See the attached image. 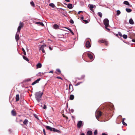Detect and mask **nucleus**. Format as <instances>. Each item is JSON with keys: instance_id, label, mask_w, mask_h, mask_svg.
<instances>
[{"instance_id": "nucleus-1", "label": "nucleus", "mask_w": 135, "mask_h": 135, "mask_svg": "<svg viewBox=\"0 0 135 135\" xmlns=\"http://www.w3.org/2000/svg\"><path fill=\"white\" fill-rule=\"evenodd\" d=\"M43 94V92H41L40 91L36 92L35 93V98L38 102H40L41 101Z\"/></svg>"}, {"instance_id": "nucleus-2", "label": "nucleus", "mask_w": 135, "mask_h": 135, "mask_svg": "<svg viewBox=\"0 0 135 135\" xmlns=\"http://www.w3.org/2000/svg\"><path fill=\"white\" fill-rule=\"evenodd\" d=\"M104 24L105 25V28L109 31L110 30L107 28V27L109 26V21L108 20L107 18L104 19L103 21Z\"/></svg>"}, {"instance_id": "nucleus-3", "label": "nucleus", "mask_w": 135, "mask_h": 135, "mask_svg": "<svg viewBox=\"0 0 135 135\" xmlns=\"http://www.w3.org/2000/svg\"><path fill=\"white\" fill-rule=\"evenodd\" d=\"M102 113L100 111L97 110L95 112V117L98 120V118L101 116Z\"/></svg>"}, {"instance_id": "nucleus-4", "label": "nucleus", "mask_w": 135, "mask_h": 135, "mask_svg": "<svg viewBox=\"0 0 135 135\" xmlns=\"http://www.w3.org/2000/svg\"><path fill=\"white\" fill-rule=\"evenodd\" d=\"M20 31H18L17 32L15 36V39L16 41L17 42L18 41L19 39V35Z\"/></svg>"}, {"instance_id": "nucleus-5", "label": "nucleus", "mask_w": 135, "mask_h": 135, "mask_svg": "<svg viewBox=\"0 0 135 135\" xmlns=\"http://www.w3.org/2000/svg\"><path fill=\"white\" fill-rule=\"evenodd\" d=\"M23 23L20 22V23L18 27L17 31H20L21 28L23 27Z\"/></svg>"}, {"instance_id": "nucleus-6", "label": "nucleus", "mask_w": 135, "mask_h": 135, "mask_svg": "<svg viewBox=\"0 0 135 135\" xmlns=\"http://www.w3.org/2000/svg\"><path fill=\"white\" fill-rule=\"evenodd\" d=\"M45 127L47 130H50L51 131H53L54 128L51 127L50 126H46Z\"/></svg>"}, {"instance_id": "nucleus-7", "label": "nucleus", "mask_w": 135, "mask_h": 135, "mask_svg": "<svg viewBox=\"0 0 135 135\" xmlns=\"http://www.w3.org/2000/svg\"><path fill=\"white\" fill-rule=\"evenodd\" d=\"M58 11L62 13V14L63 15L65 16L66 13H65L64 11L65 10L64 9H58Z\"/></svg>"}, {"instance_id": "nucleus-8", "label": "nucleus", "mask_w": 135, "mask_h": 135, "mask_svg": "<svg viewBox=\"0 0 135 135\" xmlns=\"http://www.w3.org/2000/svg\"><path fill=\"white\" fill-rule=\"evenodd\" d=\"M109 109L110 110H112L114 108V107L112 104L111 103H109V105L108 106Z\"/></svg>"}, {"instance_id": "nucleus-9", "label": "nucleus", "mask_w": 135, "mask_h": 135, "mask_svg": "<svg viewBox=\"0 0 135 135\" xmlns=\"http://www.w3.org/2000/svg\"><path fill=\"white\" fill-rule=\"evenodd\" d=\"M85 46L87 48H89L91 46V44L89 41H87L85 44Z\"/></svg>"}, {"instance_id": "nucleus-10", "label": "nucleus", "mask_w": 135, "mask_h": 135, "mask_svg": "<svg viewBox=\"0 0 135 135\" xmlns=\"http://www.w3.org/2000/svg\"><path fill=\"white\" fill-rule=\"evenodd\" d=\"M46 45H42L41 47L40 48V50H41L42 52L43 53H45V51L43 47L44 46H46Z\"/></svg>"}, {"instance_id": "nucleus-11", "label": "nucleus", "mask_w": 135, "mask_h": 135, "mask_svg": "<svg viewBox=\"0 0 135 135\" xmlns=\"http://www.w3.org/2000/svg\"><path fill=\"white\" fill-rule=\"evenodd\" d=\"M82 121L81 120H80L78 122L77 124V126L78 128H80L82 126Z\"/></svg>"}, {"instance_id": "nucleus-12", "label": "nucleus", "mask_w": 135, "mask_h": 135, "mask_svg": "<svg viewBox=\"0 0 135 135\" xmlns=\"http://www.w3.org/2000/svg\"><path fill=\"white\" fill-rule=\"evenodd\" d=\"M69 89L70 92H72L73 90V88L72 85L69 84Z\"/></svg>"}, {"instance_id": "nucleus-13", "label": "nucleus", "mask_w": 135, "mask_h": 135, "mask_svg": "<svg viewBox=\"0 0 135 135\" xmlns=\"http://www.w3.org/2000/svg\"><path fill=\"white\" fill-rule=\"evenodd\" d=\"M40 80V79L39 78L38 79L36 80L35 81L33 82L32 84V85H33L35 84H36L38 83V82Z\"/></svg>"}, {"instance_id": "nucleus-14", "label": "nucleus", "mask_w": 135, "mask_h": 135, "mask_svg": "<svg viewBox=\"0 0 135 135\" xmlns=\"http://www.w3.org/2000/svg\"><path fill=\"white\" fill-rule=\"evenodd\" d=\"M53 27L54 29H57L59 28V26L57 24H55L53 25Z\"/></svg>"}, {"instance_id": "nucleus-15", "label": "nucleus", "mask_w": 135, "mask_h": 135, "mask_svg": "<svg viewBox=\"0 0 135 135\" xmlns=\"http://www.w3.org/2000/svg\"><path fill=\"white\" fill-rule=\"evenodd\" d=\"M88 6L90 8H95V5L93 4H89Z\"/></svg>"}, {"instance_id": "nucleus-16", "label": "nucleus", "mask_w": 135, "mask_h": 135, "mask_svg": "<svg viewBox=\"0 0 135 135\" xmlns=\"http://www.w3.org/2000/svg\"><path fill=\"white\" fill-rule=\"evenodd\" d=\"M35 24H37L38 25H40L42 26H44V25L43 23L42 22H35Z\"/></svg>"}, {"instance_id": "nucleus-17", "label": "nucleus", "mask_w": 135, "mask_h": 135, "mask_svg": "<svg viewBox=\"0 0 135 135\" xmlns=\"http://www.w3.org/2000/svg\"><path fill=\"white\" fill-rule=\"evenodd\" d=\"M28 121L27 119H25L24 120L23 122V123L26 126H27L28 123Z\"/></svg>"}, {"instance_id": "nucleus-18", "label": "nucleus", "mask_w": 135, "mask_h": 135, "mask_svg": "<svg viewBox=\"0 0 135 135\" xmlns=\"http://www.w3.org/2000/svg\"><path fill=\"white\" fill-rule=\"evenodd\" d=\"M73 5H72L71 4H69L68 6H67V7L69 8H72L73 7Z\"/></svg>"}, {"instance_id": "nucleus-19", "label": "nucleus", "mask_w": 135, "mask_h": 135, "mask_svg": "<svg viewBox=\"0 0 135 135\" xmlns=\"http://www.w3.org/2000/svg\"><path fill=\"white\" fill-rule=\"evenodd\" d=\"M129 23L131 25H133L134 23V22L132 18H130L129 20Z\"/></svg>"}, {"instance_id": "nucleus-20", "label": "nucleus", "mask_w": 135, "mask_h": 135, "mask_svg": "<svg viewBox=\"0 0 135 135\" xmlns=\"http://www.w3.org/2000/svg\"><path fill=\"white\" fill-rule=\"evenodd\" d=\"M88 56L89 58L90 59H93V56L91 54H88Z\"/></svg>"}, {"instance_id": "nucleus-21", "label": "nucleus", "mask_w": 135, "mask_h": 135, "mask_svg": "<svg viewBox=\"0 0 135 135\" xmlns=\"http://www.w3.org/2000/svg\"><path fill=\"white\" fill-rule=\"evenodd\" d=\"M16 101H18L19 100V94H17L16 96Z\"/></svg>"}, {"instance_id": "nucleus-22", "label": "nucleus", "mask_w": 135, "mask_h": 135, "mask_svg": "<svg viewBox=\"0 0 135 135\" xmlns=\"http://www.w3.org/2000/svg\"><path fill=\"white\" fill-rule=\"evenodd\" d=\"M74 96L73 95H71L70 96L69 99L70 100H73L74 98Z\"/></svg>"}, {"instance_id": "nucleus-23", "label": "nucleus", "mask_w": 135, "mask_h": 135, "mask_svg": "<svg viewBox=\"0 0 135 135\" xmlns=\"http://www.w3.org/2000/svg\"><path fill=\"white\" fill-rule=\"evenodd\" d=\"M37 68H41L42 66V65L40 63H38L36 65Z\"/></svg>"}, {"instance_id": "nucleus-24", "label": "nucleus", "mask_w": 135, "mask_h": 135, "mask_svg": "<svg viewBox=\"0 0 135 135\" xmlns=\"http://www.w3.org/2000/svg\"><path fill=\"white\" fill-rule=\"evenodd\" d=\"M92 134V132L91 131H88L86 133V135H91Z\"/></svg>"}, {"instance_id": "nucleus-25", "label": "nucleus", "mask_w": 135, "mask_h": 135, "mask_svg": "<svg viewBox=\"0 0 135 135\" xmlns=\"http://www.w3.org/2000/svg\"><path fill=\"white\" fill-rule=\"evenodd\" d=\"M65 28H66L67 29H68V30H69L70 31V32L73 35H74V33L71 30V29L70 28H68L67 27H65Z\"/></svg>"}, {"instance_id": "nucleus-26", "label": "nucleus", "mask_w": 135, "mask_h": 135, "mask_svg": "<svg viewBox=\"0 0 135 135\" xmlns=\"http://www.w3.org/2000/svg\"><path fill=\"white\" fill-rule=\"evenodd\" d=\"M49 6L53 8H54L55 7V4L53 3H50L49 4Z\"/></svg>"}, {"instance_id": "nucleus-27", "label": "nucleus", "mask_w": 135, "mask_h": 135, "mask_svg": "<svg viewBox=\"0 0 135 135\" xmlns=\"http://www.w3.org/2000/svg\"><path fill=\"white\" fill-rule=\"evenodd\" d=\"M11 113L13 116H15L16 115V113L14 110H12L11 111Z\"/></svg>"}, {"instance_id": "nucleus-28", "label": "nucleus", "mask_w": 135, "mask_h": 135, "mask_svg": "<svg viewBox=\"0 0 135 135\" xmlns=\"http://www.w3.org/2000/svg\"><path fill=\"white\" fill-rule=\"evenodd\" d=\"M53 132H56L58 133H60V131L57 129H56L54 128V130H53Z\"/></svg>"}, {"instance_id": "nucleus-29", "label": "nucleus", "mask_w": 135, "mask_h": 135, "mask_svg": "<svg viewBox=\"0 0 135 135\" xmlns=\"http://www.w3.org/2000/svg\"><path fill=\"white\" fill-rule=\"evenodd\" d=\"M23 59L24 60H25L26 61H29V60L28 59V58L27 57H26L25 56H23Z\"/></svg>"}, {"instance_id": "nucleus-30", "label": "nucleus", "mask_w": 135, "mask_h": 135, "mask_svg": "<svg viewBox=\"0 0 135 135\" xmlns=\"http://www.w3.org/2000/svg\"><path fill=\"white\" fill-rule=\"evenodd\" d=\"M123 3L124 4L127 5H129V4L128 2L126 1H124L123 2Z\"/></svg>"}, {"instance_id": "nucleus-31", "label": "nucleus", "mask_w": 135, "mask_h": 135, "mask_svg": "<svg viewBox=\"0 0 135 135\" xmlns=\"http://www.w3.org/2000/svg\"><path fill=\"white\" fill-rule=\"evenodd\" d=\"M120 13V12L119 10H118L117 11L116 15L117 16H118Z\"/></svg>"}, {"instance_id": "nucleus-32", "label": "nucleus", "mask_w": 135, "mask_h": 135, "mask_svg": "<svg viewBox=\"0 0 135 135\" xmlns=\"http://www.w3.org/2000/svg\"><path fill=\"white\" fill-rule=\"evenodd\" d=\"M98 15L100 17H101L102 16V13L100 12H98Z\"/></svg>"}, {"instance_id": "nucleus-33", "label": "nucleus", "mask_w": 135, "mask_h": 135, "mask_svg": "<svg viewBox=\"0 0 135 135\" xmlns=\"http://www.w3.org/2000/svg\"><path fill=\"white\" fill-rule=\"evenodd\" d=\"M43 74V73L39 72L37 74V75L38 76H41V74Z\"/></svg>"}, {"instance_id": "nucleus-34", "label": "nucleus", "mask_w": 135, "mask_h": 135, "mask_svg": "<svg viewBox=\"0 0 135 135\" xmlns=\"http://www.w3.org/2000/svg\"><path fill=\"white\" fill-rule=\"evenodd\" d=\"M126 11L128 12H130L132 11L131 9H126Z\"/></svg>"}, {"instance_id": "nucleus-35", "label": "nucleus", "mask_w": 135, "mask_h": 135, "mask_svg": "<svg viewBox=\"0 0 135 135\" xmlns=\"http://www.w3.org/2000/svg\"><path fill=\"white\" fill-rule=\"evenodd\" d=\"M123 37L124 39H126L127 37V35L124 34L123 35Z\"/></svg>"}, {"instance_id": "nucleus-36", "label": "nucleus", "mask_w": 135, "mask_h": 135, "mask_svg": "<svg viewBox=\"0 0 135 135\" xmlns=\"http://www.w3.org/2000/svg\"><path fill=\"white\" fill-rule=\"evenodd\" d=\"M22 50L23 51V54L25 55H26V52L24 49L23 48H22Z\"/></svg>"}, {"instance_id": "nucleus-37", "label": "nucleus", "mask_w": 135, "mask_h": 135, "mask_svg": "<svg viewBox=\"0 0 135 135\" xmlns=\"http://www.w3.org/2000/svg\"><path fill=\"white\" fill-rule=\"evenodd\" d=\"M98 134V131L96 129L95 131L94 132V135H96Z\"/></svg>"}, {"instance_id": "nucleus-38", "label": "nucleus", "mask_w": 135, "mask_h": 135, "mask_svg": "<svg viewBox=\"0 0 135 135\" xmlns=\"http://www.w3.org/2000/svg\"><path fill=\"white\" fill-rule=\"evenodd\" d=\"M106 40H105L99 41V42L102 43H104Z\"/></svg>"}, {"instance_id": "nucleus-39", "label": "nucleus", "mask_w": 135, "mask_h": 135, "mask_svg": "<svg viewBox=\"0 0 135 135\" xmlns=\"http://www.w3.org/2000/svg\"><path fill=\"white\" fill-rule=\"evenodd\" d=\"M85 77V75H83L81 76V77L79 78L78 79H83Z\"/></svg>"}, {"instance_id": "nucleus-40", "label": "nucleus", "mask_w": 135, "mask_h": 135, "mask_svg": "<svg viewBox=\"0 0 135 135\" xmlns=\"http://www.w3.org/2000/svg\"><path fill=\"white\" fill-rule=\"evenodd\" d=\"M31 80V79L30 78H28L25 80V81H28Z\"/></svg>"}, {"instance_id": "nucleus-41", "label": "nucleus", "mask_w": 135, "mask_h": 135, "mask_svg": "<svg viewBox=\"0 0 135 135\" xmlns=\"http://www.w3.org/2000/svg\"><path fill=\"white\" fill-rule=\"evenodd\" d=\"M31 5L32 6H33L34 5V3L33 1H31L30 3Z\"/></svg>"}, {"instance_id": "nucleus-42", "label": "nucleus", "mask_w": 135, "mask_h": 135, "mask_svg": "<svg viewBox=\"0 0 135 135\" xmlns=\"http://www.w3.org/2000/svg\"><path fill=\"white\" fill-rule=\"evenodd\" d=\"M122 123L123 125L127 126V124L124 122V121H122Z\"/></svg>"}, {"instance_id": "nucleus-43", "label": "nucleus", "mask_w": 135, "mask_h": 135, "mask_svg": "<svg viewBox=\"0 0 135 135\" xmlns=\"http://www.w3.org/2000/svg\"><path fill=\"white\" fill-rule=\"evenodd\" d=\"M118 35L120 37H122V35L121 33L120 32H118Z\"/></svg>"}, {"instance_id": "nucleus-44", "label": "nucleus", "mask_w": 135, "mask_h": 135, "mask_svg": "<svg viewBox=\"0 0 135 135\" xmlns=\"http://www.w3.org/2000/svg\"><path fill=\"white\" fill-rule=\"evenodd\" d=\"M70 23H71L73 24L74 23V22L73 21L72 19L71 20H70Z\"/></svg>"}, {"instance_id": "nucleus-45", "label": "nucleus", "mask_w": 135, "mask_h": 135, "mask_svg": "<svg viewBox=\"0 0 135 135\" xmlns=\"http://www.w3.org/2000/svg\"><path fill=\"white\" fill-rule=\"evenodd\" d=\"M70 111L71 112V113H73L74 111V110L73 109H71L70 110Z\"/></svg>"}, {"instance_id": "nucleus-46", "label": "nucleus", "mask_w": 135, "mask_h": 135, "mask_svg": "<svg viewBox=\"0 0 135 135\" xmlns=\"http://www.w3.org/2000/svg\"><path fill=\"white\" fill-rule=\"evenodd\" d=\"M56 70L59 73H61V71L59 69H56Z\"/></svg>"}, {"instance_id": "nucleus-47", "label": "nucleus", "mask_w": 135, "mask_h": 135, "mask_svg": "<svg viewBox=\"0 0 135 135\" xmlns=\"http://www.w3.org/2000/svg\"><path fill=\"white\" fill-rule=\"evenodd\" d=\"M32 21L33 22V23H34L35 24V22H36V21L35 20V19H32Z\"/></svg>"}, {"instance_id": "nucleus-48", "label": "nucleus", "mask_w": 135, "mask_h": 135, "mask_svg": "<svg viewBox=\"0 0 135 135\" xmlns=\"http://www.w3.org/2000/svg\"><path fill=\"white\" fill-rule=\"evenodd\" d=\"M47 107L45 105H44V107H43V108L44 109H45Z\"/></svg>"}, {"instance_id": "nucleus-49", "label": "nucleus", "mask_w": 135, "mask_h": 135, "mask_svg": "<svg viewBox=\"0 0 135 135\" xmlns=\"http://www.w3.org/2000/svg\"><path fill=\"white\" fill-rule=\"evenodd\" d=\"M43 132L44 135H46V134L45 131V129H43Z\"/></svg>"}, {"instance_id": "nucleus-50", "label": "nucleus", "mask_w": 135, "mask_h": 135, "mask_svg": "<svg viewBox=\"0 0 135 135\" xmlns=\"http://www.w3.org/2000/svg\"><path fill=\"white\" fill-rule=\"evenodd\" d=\"M104 43H105V45H108V42L107 41H105V42Z\"/></svg>"}, {"instance_id": "nucleus-51", "label": "nucleus", "mask_w": 135, "mask_h": 135, "mask_svg": "<svg viewBox=\"0 0 135 135\" xmlns=\"http://www.w3.org/2000/svg\"><path fill=\"white\" fill-rule=\"evenodd\" d=\"M57 79H62V78L61 77H60V76H57Z\"/></svg>"}, {"instance_id": "nucleus-52", "label": "nucleus", "mask_w": 135, "mask_h": 135, "mask_svg": "<svg viewBox=\"0 0 135 135\" xmlns=\"http://www.w3.org/2000/svg\"><path fill=\"white\" fill-rule=\"evenodd\" d=\"M102 135H108L107 134L105 133H103Z\"/></svg>"}, {"instance_id": "nucleus-53", "label": "nucleus", "mask_w": 135, "mask_h": 135, "mask_svg": "<svg viewBox=\"0 0 135 135\" xmlns=\"http://www.w3.org/2000/svg\"><path fill=\"white\" fill-rule=\"evenodd\" d=\"M83 21H84L86 23H88V21L86 20H83Z\"/></svg>"}, {"instance_id": "nucleus-54", "label": "nucleus", "mask_w": 135, "mask_h": 135, "mask_svg": "<svg viewBox=\"0 0 135 135\" xmlns=\"http://www.w3.org/2000/svg\"><path fill=\"white\" fill-rule=\"evenodd\" d=\"M83 12V11H79V12H78V14H79L80 13V12Z\"/></svg>"}, {"instance_id": "nucleus-55", "label": "nucleus", "mask_w": 135, "mask_h": 135, "mask_svg": "<svg viewBox=\"0 0 135 135\" xmlns=\"http://www.w3.org/2000/svg\"><path fill=\"white\" fill-rule=\"evenodd\" d=\"M90 9V12L92 11V12H94V10H93V9Z\"/></svg>"}, {"instance_id": "nucleus-56", "label": "nucleus", "mask_w": 135, "mask_h": 135, "mask_svg": "<svg viewBox=\"0 0 135 135\" xmlns=\"http://www.w3.org/2000/svg\"><path fill=\"white\" fill-rule=\"evenodd\" d=\"M132 41L133 42H135V39H132Z\"/></svg>"}, {"instance_id": "nucleus-57", "label": "nucleus", "mask_w": 135, "mask_h": 135, "mask_svg": "<svg viewBox=\"0 0 135 135\" xmlns=\"http://www.w3.org/2000/svg\"><path fill=\"white\" fill-rule=\"evenodd\" d=\"M83 19H84L83 17H81V20H83Z\"/></svg>"}, {"instance_id": "nucleus-58", "label": "nucleus", "mask_w": 135, "mask_h": 135, "mask_svg": "<svg viewBox=\"0 0 135 135\" xmlns=\"http://www.w3.org/2000/svg\"><path fill=\"white\" fill-rule=\"evenodd\" d=\"M65 1H66V2H70L69 0H65Z\"/></svg>"}, {"instance_id": "nucleus-59", "label": "nucleus", "mask_w": 135, "mask_h": 135, "mask_svg": "<svg viewBox=\"0 0 135 135\" xmlns=\"http://www.w3.org/2000/svg\"><path fill=\"white\" fill-rule=\"evenodd\" d=\"M49 73H53V71H50L49 72Z\"/></svg>"}, {"instance_id": "nucleus-60", "label": "nucleus", "mask_w": 135, "mask_h": 135, "mask_svg": "<svg viewBox=\"0 0 135 135\" xmlns=\"http://www.w3.org/2000/svg\"><path fill=\"white\" fill-rule=\"evenodd\" d=\"M80 84H79V83H77V84L76 85V86H78V85H79Z\"/></svg>"}, {"instance_id": "nucleus-61", "label": "nucleus", "mask_w": 135, "mask_h": 135, "mask_svg": "<svg viewBox=\"0 0 135 135\" xmlns=\"http://www.w3.org/2000/svg\"><path fill=\"white\" fill-rule=\"evenodd\" d=\"M125 119V118H123L122 119V121H124V120Z\"/></svg>"}, {"instance_id": "nucleus-62", "label": "nucleus", "mask_w": 135, "mask_h": 135, "mask_svg": "<svg viewBox=\"0 0 135 135\" xmlns=\"http://www.w3.org/2000/svg\"><path fill=\"white\" fill-rule=\"evenodd\" d=\"M80 135H85L84 134V133H82Z\"/></svg>"}, {"instance_id": "nucleus-63", "label": "nucleus", "mask_w": 135, "mask_h": 135, "mask_svg": "<svg viewBox=\"0 0 135 135\" xmlns=\"http://www.w3.org/2000/svg\"><path fill=\"white\" fill-rule=\"evenodd\" d=\"M9 132H10V133H11V130L10 129H9Z\"/></svg>"}, {"instance_id": "nucleus-64", "label": "nucleus", "mask_w": 135, "mask_h": 135, "mask_svg": "<svg viewBox=\"0 0 135 135\" xmlns=\"http://www.w3.org/2000/svg\"><path fill=\"white\" fill-rule=\"evenodd\" d=\"M65 117L66 119H68V117H67L66 116H65Z\"/></svg>"}]
</instances>
